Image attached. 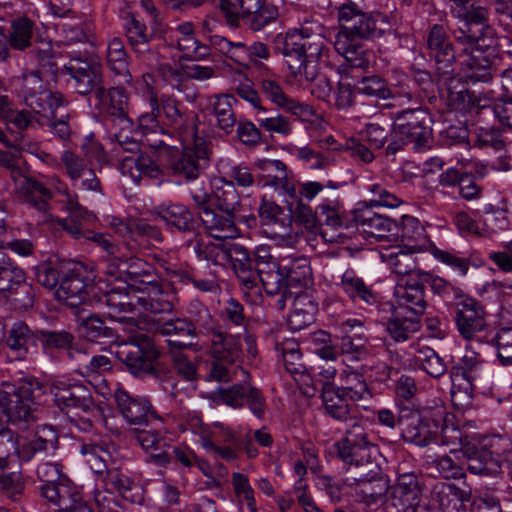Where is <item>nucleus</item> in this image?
<instances>
[{
  "label": "nucleus",
  "instance_id": "1",
  "mask_svg": "<svg viewBox=\"0 0 512 512\" xmlns=\"http://www.w3.org/2000/svg\"><path fill=\"white\" fill-rule=\"evenodd\" d=\"M337 18L340 30L335 37V50L348 66L367 69L371 55L358 40H374L392 34L394 19L380 11L366 13L353 1H346L337 8Z\"/></svg>",
  "mask_w": 512,
  "mask_h": 512
},
{
  "label": "nucleus",
  "instance_id": "2",
  "mask_svg": "<svg viewBox=\"0 0 512 512\" xmlns=\"http://www.w3.org/2000/svg\"><path fill=\"white\" fill-rule=\"evenodd\" d=\"M59 447V437L51 425H39L30 435L19 436L8 427L0 426V485L10 494L21 492L22 482L12 470V456L20 462H29L35 457L54 454Z\"/></svg>",
  "mask_w": 512,
  "mask_h": 512
},
{
  "label": "nucleus",
  "instance_id": "3",
  "mask_svg": "<svg viewBox=\"0 0 512 512\" xmlns=\"http://www.w3.org/2000/svg\"><path fill=\"white\" fill-rule=\"evenodd\" d=\"M337 456L351 472L352 481L362 485L361 492L369 501L376 502L388 490L387 482L381 477V469L375 461L376 447L369 441L362 427L354 426L347 438L333 444Z\"/></svg>",
  "mask_w": 512,
  "mask_h": 512
},
{
  "label": "nucleus",
  "instance_id": "4",
  "mask_svg": "<svg viewBox=\"0 0 512 512\" xmlns=\"http://www.w3.org/2000/svg\"><path fill=\"white\" fill-rule=\"evenodd\" d=\"M47 391L34 376H24L0 389V426L27 430L38 419L37 404Z\"/></svg>",
  "mask_w": 512,
  "mask_h": 512
},
{
  "label": "nucleus",
  "instance_id": "5",
  "mask_svg": "<svg viewBox=\"0 0 512 512\" xmlns=\"http://www.w3.org/2000/svg\"><path fill=\"white\" fill-rule=\"evenodd\" d=\"M324 44L320 34H308L305 28L287 37L282 54L291 75L297 81H311L318 75V60Z\"/></svg>",
  "mask_w": 512,
  "mask_h": 512
},
{
  "label": "nucleus",
  "instance_id": "6",
  "mask_svg": "<svg viewBox=\"0 0 512 512\" xmlns=\"http://www.w3.org/2000/svg\"><path fill=\"white\" fill-rule=\"evenodd\" d=\"M389 135L387 155H396L408 144H412L415 151L421 152L430 146L431 118L425 110L418 108L397 112Z\"/></svg>",
  "mask_w": 512,
  "mask_h": 512
},
{
  "label": "nucleus",
  "instance_id": "7",
  "mask_svg": "<svg viewBox=\"0 0 512 512\" xmlns=\"http://www.w3.org/2000/svg\"><path fill=\"white\" fill-rule=\"evenodd\" d=\"M461 16H453L457 21L452 27V35L464 52L493 51L497 47L495 30L488 24V10L482 6L471 7Z\"/></svg>",
  "mask_w": 512,
  "mask_h": 512
},
{
  "label": "nucleus",
  "instance_id": "8",
  "mask_svg": "<svg viewBox=\"0 0 512 512\" xmlns=\"http://www.w3.org/2000/svg\"><path fill=\"white\" fill-rule=\"evenodd\" d=\"M121 128L114 133V140L120 151L129 153L120 159V170L123 175L129 176L136 184L145 178H158L162 175V168L159 163L141 148L138 139L131 135L130 127L120 124Z\"/></svg>",
  "mask_w": 512,
  "mask_h": 512
},
{
  "label": "nucleus",
  "instance_id": "9",
  "mask_svg": "<svg viewBox=\"0 0 512 512\" xmlns=\"http://www.w3.org/2000/svg\"><path fill=\"white\" fill-rule=\"evenodd\" d=\"M228 4V11L232 14L233 23L229 22V14L223 8H219L226 24L231 28H238L241 21L252 32H261L270 25L276 23L280 17L279 7L266 0H224Z\"/></svg>",
  "mask_w": 512,
  "mask_h": 512
},
{
  "label": "nucleus",
  "instance_id": "10",
  "mask_svg": "<svg viewBox=\"0 0 512 512\" xmlns=\"http://www.w3.org/2000/svg\"><path fill=\"white\" fill-rule=\"evenodd\" d=\"M153 75L145 73L142 76L141 85L144 86L143 97L149 111L140 113L137 117L135 133L144 138L147 146L159 149L163 146H173L166 141L170 134L160 124V106L157 93L153 87Z\"/></svg>",
  "mask_w": 512,
  "mask_h": 512
},
{
  "label": "nucleus",
  "instance_id": "11",
  "mask_svg": "<svg viewBox=\"0 0 512 512\" xmlns=\"http://www.w3.org/2000/svg\"><path fill=\"white\" fill-rule=\"evenodd\" d=\"M159 106L160 114L163 113L166 119V126L161 122L160 124L171 136L166 141L173 145L163 146V148H177L176 141L190 142L195 139L197 117L194 113L189 112L180 101L168 95L161 96Z\"/></svg>",
  "mask_w": 512,
  "mask_h": 512
},
{
  "label": "nucleus",
  "instance_id": "12",
  "mask_svg": "<svg viewBox=\"0 0 512 512\" xmlns=\"http://www.w3.org/2000/svg\"><path fill=\"white\" fill-rule=\"evenodd\" d=\"M63 71L73 81V88L82 96H101L104 82L102 65L94 58L74 56L64 65Z\"/></svg>",
  "mask_w": 512,
  "mask_h": 512
},
{
  "label": "nucleus",
  "instance_id": "13",
  "mask_svg": "<svg viewBox=\"0 0 512 512\" xmlns=\"http://www.w3.org/2000/svg\"><path fill=\"white\" fill-rule=\"evenodd\" d=\"M258 83L265 98L284 112L290 113L300 121H310L316 116L314 108L291 97L285 91L281 79L271 73L267 67H265Z\"/></svg>",
  "mask_w": 512,
  "mask_h": 512
},
{
  "label": "nucleus",
  "instance_id": "14",
  "mask_svg": "<svg viewBox=\"0 0 512 512\" xmlns=\"http://www.w3.org/2000/svg\"><path fill=\"white\" fill-rule=\"evenodd\" d=\"M125 33L129 45L141 62L149 67L158 64V46L161 39L157 32L148 33L145 23L131 16L126 21Z\"/></svg>",
  "mask_w": 512,
  "mask_h": 512
},
{
  "label": "nucleus",
  "instance_id": "15",
  "mask_svg": "<svg viewBox=\"0 0 512 512\" xmlns=\"http://www.w3.org/2000/svg\"><path fill=\"white\" fill-rule=\"evenodd\" d=\"M183 145L181 155L172 163L174 174L187 180H195L209 165L207 146L197 135L190 142H179Z\"/></svg>",
  "mask_w": 512,
  "mask_h": 512
},
{
  "label": "nucleus",
  "instance_id": "16",
  "mask_svg": "<svg viewBox=\"0 0 512 512\" xmlns=\"http://www.w3.org/2000/svg\"><path fill=\"white\" fill-rule=\"evenodd\" d=\"M41 495L57 512H92L67 477L53 485H42Z\"/></svg>",
  "mask_w": 512,
  "mask_h": 512
},
{
  "label": "nucleus",
  "instance_id": "17",
  "mask_svg": "<svg viewBox=\"0 0 512 512\" xmlns=\"http://www.w3.org/2000/svg\"><path fill=\"white\" fill-rule=\"evenodd\" d=\"M217 395L219 400L227 406L238 409L247 403L255 417L259 419L264 417L267 408L266 399L255 386L247 383H236L227 388H219Z\"/></svg>",
  "mask_w": 512,
  "mask_h": 512
},
{
  "label": "nucleus",
  "instance_id": "18",
  "mask_svg": "<svg viewBox=\"0 0 512 512\" xmlns=\"http://www.w3.org/2000/svg\"><path fill=\"white\" fill-rule=\"evenodd\" d=\"M339 328L342 333L338 347L339 354L350 362L364 360L369 354V349L363 322L356 318L347 319L340 323Z\"/></svg>",
  "mask_w": 512,
  "mask_h": 512
},
{
  "label": "nucleus",
  "instance_id": "19",
  "mask_svg": "<svg viewBox=\"0 0 512 512\" xmlns=\"http://www.w3.org/2000/svg\"><path fill=\"white\" fill-rule=\"evenodd\" d=\"M24 101L29 108L57 109L64 106L61 93L52 92L43 83L39 70L24 73L22 76Z\"/></svg>",
  "mask_w": 512,
  "mask_h": 512
},
{
  "label": "nucleus",
  "instance_id": "20",
  "mask_svg": "<svg viewBox=\"0 0 512 512\" xmlns=\"http://www.w3.org/2000/svg\"><path fill=\"white\" fill-rule=\"evenodd\" d=\"M455 322L460 335L470 340L486 328L484 307L466 295L455 305Z\"/></svg>",
  "mask_w": 512,
  "mask_h": 512
},
{
  "label": "nucleus",
  "instance_id": "21",
  "mask_svg": "<svg viewBox=\"0 0 512 512\" xmlns=\"http://www.w3.org/2000/svg\"><path fill=\"white\" fill-rule=\"evenodd\" d=\"M321 390L325 413L336 421L349 424L344 438H347L348 432L354 426H359L364 429L359 420V411L355 406L348 403V397L341 395L340 392L336 390L334 383H325Z\"/></svg>",
  "mask_w": 512,
  "mask_h": 512
},
{
  "label": "nucleus",
  "instance_id": "22",
  "mask_svg": "<svg viewBox=\"0 0 512 512\" xmlns=\"http://www.w3.org/2000/svg\"><path fill=\"white\" fill-rule=\"evenodd\" d=\"M116 356L135 376L156 372L153 359L158 357V353L150 347V341L148 344L121 343L116 351Z\"/></svg>",
  "mask_w": 512,
  "mask_h": 512
},
{
  "label": "nucleus",
  "instance_id": "23",
  "mask_svg": "<svg viewBox=\"0 0 512 512\" xmlns=\"http://www.w3.org/2000/svg\"><path fill=\"white\" fill-rule=\"evenodd\" d=\"M60 166L74 187L86 191H99L100 181L87 161L71 150H65L60 156Z\"/></svg>",
  "mask_w": 512,
  "mask_h": 512
},
{
  "label": "nucleus",
  "instance_id": "24",
  "mask_svg": "<svg viewBox=\"0 0 512 512\" xmlns=\"http://www.w3.org/2000/svg\"><path fill=\"white\" fill-rule=\"evenodd\" d=\"M423 279H399L395 288L397 307L395 311L420 317L425 312L427 302L425 298Z\"/></svg>",
  "mask_w": 512,
  "mask_h": 512
},
{
  "label": "nucleus",
  "instance_id": "25",
  "mask_svg": "<svg viewBox=\"0 0 512 512\" xmlns=\"http://www.w3.org/2000/svg\"><path fill=\"white\" fill-rule=\"evenodd\" d=\"M50 392L61 410L74 408L88 412L94 406L90 389L80 382L56 381L50 387Z\"/></svg>",
  "mask_w": 512,
  "mask_h": 512
},
{
  "label": "nucleus",
  "instance_id": "26",
  "mask_svg": "<svg viewBox=\"0 0 512 512\" xmlns=\"http://www.w3.org/2000/svg\"><path fill=\"white\" fill-rule=\"evenodd\" d=\"M38 342L39 330H33L25 321H14L7 330L5 344L15 360L25 361L35 352Z\"/></svg>",
  "mask_w": 512,
  "mask_h": 512
},
{
  "label": "nucleus",
  "instance_id": "27",
  "mask_svg": "<svg viewBox=\"0 0 512 512\" xmlns=\"http://www.w3.org/2000/svg\"><path fill=\"white\" fill-rule=\"evenodd\" d=\"M426 44L435 60L438 72L442 75L453 72L456 54L452 44L447 41L446 31L442 25L436 24L431 27Z\"/></svg>",
  "mask_w": 512,
  "mask_h": 512
},
{
  "label": "nucleus",
  "instance_id": "28",
  "mask_svg": "<svg viewBox=\"0 0 512 512\" xmlns=\"http://www.w3.org/2000/svg\"><path fill=\"white\" fill-rule=\"evenodd\" d=\"M114 399L120 414L131 425L147 424L149 417L154 415L147 398L132 396L123 388L115 390Z\"/></svg>",
  "mask_w": 512,
  "mask_h": 512
},
{
  "label": "nucleus",
  "instance_id": "29",
  "mask_svg": "<svg viewBox=\"0 0 512 512\" xmlns=\"http://www.w3.org/2000/svg\"><path fill=\"white\" fill-rule=\"evenodd\" d=\"M94 102V107L100 113H107L116 116L119 124H124L127 127L132 125V120L128 117V96L125 91L118 87L102 86L101 96H93L90 98Z\"/></svg>",
  "mask_w": 512,
  "mask_h": 512
},
{
  "label": "nucleus",
  "instance_id": "30",
  "mask_svg": "<svg viewBox=\"0 0 512 512\" xmlns=\"http://www.w3.org/2000/svg\"><path fill=\"white\" fill-rule=\"evenodd\" d=\"M493 51H477L471 49L462 51L458 56L461 70L464 76L471 82L487 83L492 79V62L490 56Z\"/></svg>",
  "mask_w": 512,
  "mask_h": 512
},
{
  "label": "nucleus",
  "instance_id": "31",
  "mask_svg": "<svg viewBox=\"0 0 512 512\" xmlns=\"http://www.w3.org/2000/svg\"><path fill=\"white\" fill-rule=\"evenodd\" d=\"M91 289L81 273L72 270L62 276L55 296L65 305L75 308L88 300Z\"/></svg>",
  "mask_w": 512,
  "mask_h": 512
},
{
  "label": "nucleus",
  "instance_id": "32",
  "mask_svg": "<svg viewBox=\"0 0 512 512\" xmlns=\"http://www.w3.org/2000/svg\"><path fill=\"white\" fill-rule=\"evenodd\" d=\"M200 220L207 233L219 240L236 238L240 234L234 212L222 209H205Z\"/></svg>",
  "mask_w": 512,
  "mask_h": 512
},
{
  "label": "nucleus",
  "instance_id": "33",
  "mask_svg": "<svg viewBox=\"0 0 512 512\" xmlns=\"http://www.w3.org/2000/svg\"><path fill=\"white\" fill-rule=\"evenodd\" d=\"M156 215L172 232H194L198 226V220L192 211L181 203L162 204L157 208Z\"/></svg>",
  "mask_w": 512,
  "mask_h": 512
},
{
  "label": "nucleus",
  "instance_id": "34",
  "mask_svg": "<svg viewBox=\"0 0 512 512\" xmlns=\"http://www.w3.org/2000/svg\"><path fill=\"white\" fill-rule=\"evenodd\" d=\"M469 497L467 491L454 484L438 483L433 488L431 502L440 512H467L465 502Z\"/></svg>",
  "mask_w": 512,
  "mask_h": 512
},
{
  "label": "nucleus",
  "instance_id": "35",
  "mask_svg": "<svg viewBox=\"0 0 512 512\" xmlns=\"http://www.w3.org/2000/svg\"><path fill=\"white\" fill-rule=\"evenodd\" d=\"M414 254L411 249L397 247L382 253V259L387 262L393 273L401 276L400 279H420L425 272L419 269Z\"/></svg>",
  "mask_w": 512,
  "mask_h": 512
},
{
  "label": "nucleus",
  "instance_id": "36",
  "mask_svg": "<svg viewBox=\"0 0 512 512\" xmlns=\"http://www.w3.org/2000/svg\"><path fill=\"white\" fill-rule=\"evenodd\" d=\"M464 454L467 456V469L472 474L492 476L501 472L503 460L498 452L487 448H468Z\"/></svg>",
  "mask_w": 512,
  "mask_h": 512
},
{
  "label": "nucleus",
  "instance_id": "37",
  "mask_svg": "<svg viewBox=\"0 0 512 512\" xmlns=\"http://www.w3.org/2000/svg\"><path fill=\"white\" fill-rule=\"evenodd\" d=\"M339 380L341 386L336 387V390L348 397L350 401L366 403L372 398V393L358 370L347 367L340 373Z\"/></svg>",
  "mask_w": 512,
  "mask_h": 512
},
{
  "label": "nucleus",
  "instance_id": "38",
  "mask_svg": "<svg viewBox=\"0 0 512 512\" xmlns=\"http://www.w3.org/2000/svg\"><path fill=\"white\" fill-rule=\"evenodd\" d=\"M186 322L194 330L195 339L199 335H212L217 331V320L213 317L210 310L199 300H192L185 309Z\"/></svg>",
  "mask_w": 512,
  "mask_h": 512
},
{
  "label": "nucleus",
  "instance_id": "39",
  "mask_svg": "<svg viewBox=\"0 0 512 512\" xmlns=\"http://www.w3.org/2000/svg\"><path fill=\"white\" fill-rule=\"evenodd\" d=\"M211 336L210 357L233 364L240 361L243 354L240 336H233L218 330Z\"/></svg>",
  "mask_w": 512,
  "mask_h": 512
},
{
  "label": "nucleus",
  "instance_id": "40",
  "mask_svg": "<svg viewBox=\"0 0 512 512\" xmlns=\"http://www.w3.org/2000/svg\"><path fill=\"white\" fill-rule=\"evenodd\" d=\"M338 285L354 303L374 305L377 302V296L371 287L352 269L342 274Z\"/></svg>",
  "mask_w": 512,
  "mask_h": 512
},
{
  "label": "nucleus",
  "instance_id": "41",
  "mask_svg": "<svg viewBox=\"0 0 512 512\" xmlns=\"http://www.w3.org/2000/svg\"><path fill=\"white\" fill-rule=\"evenodd\" d=\"M400 237L405 248L412 253H419L425 249L430 250V245L424 226L412 216H403L401 219Z\"/></svg>",
  "mask_w": 512,
  "mask_h": 512
},
{
  "label": "nucleus",
  "instance_id": "42",
  "mask_svg": "<svg viewBox=\"0 0 512 512\" xmlns=\"http://www.w3.org/2000/svg\"><path fill=\"white\" fill-rule=\"evenodd\" d=\"M69 358L77 363L76 372L84 377L101 375L112 367L111 360L105 355H92L82 347L71 349Z\"/></svg>",
  "mask_w": 512,
  "mask_h": 512
},
{
  "label": "nucleus",
  "instance_id": "43",
  "mask_svg": "<svg viewBox=\"0 0 512 512\" xmlns=\"http://www.w3.org/2000/svg\"><path fill=\"white\" fill-rule=\"evenodd\" d=\"M354 221L365 235L377 240L384 238L394 224L389 217L377 214L370 209L356 211Z\"/></svg>",
  "mask_w": 512,
  "mask_h": 512
},
{
  "label": "nucleus",
  "instance_id": "44",
  "mask_svg": "<svg viewBox=\"0 0 512 512\" xmlns=\"http://www.w3.org/2000/svg\"><path fill=\"white\" fill-rule=\"evenodd\" d=\"M282 270L288 287H307L311 283L312 271L305 257H282Z\"/></svg>",
  "mask_w": 512,
  "mask_h": 512
},
{
  "label": "nucleus",
  "instance_id": "45",
  "mask_svg": "<svg viewBox=\"0 0 512 512\" xmlns=\"http://www.w3.org/2000/svg\"><path fill=\"white\" fill-rule=\"evenodd\" d=\"M126 273L130 278L132 287L138 291H158V278L154 273L153 266L147 262L139 258L129 259L127 262Z\"/></svg>",
  "mask_w": 512,
  "mask_h": 512
},
{
  "label": "nucleus",
  "instance_id": "46",
  "mask_svg": "<svg viewBox=\"0 0 512 512\" xmlns=\"http://www.w3.org/2000/svg\"><path fill=\"white\" fill-rule=\"evenodd\" d=\"M393 499L402 507L421 498L419 476L415 472L398 469V477L392 491Z\"/></svg>",
  "mask_w": 512,
  "mask_h": 512
},
{
  "label": "nucleus",
  "instance_id": "47",
  "mask_svg": "<svg viewBox=\"0 0 512 512\" xmlns=\"http://www.w3.org/2000/svg\"><path fill=\"white\" fill-rule=\"evenodd\" d=\"M53 117H56V109L30 108L12 111L8 115V122L19 130H25L45 126Z\"/></svg>",
  "mask_w": 512,
  "mask_h": 512
},
{
  "label": "nucleus",
  "instance_id": "48",
  "mask_svg": "<svg viewBox=\"0 0 512 512\" xmlns=\"http://www.w3.org/2000/svg\"><path fill=\"white\" fill-rule=\"evenodd\" d=\"M135 438L141 447L151 455L160 465H166L171 461L170 445L164 438L153 431L138 430Z\"/></svg>",
  "mask_w": 512,
  "mask_h": 512
},
{
  "label": "nucleus",
  "instance_id": "49",
  "mask_svg": "<svg viewBox=\"0 0 512 512\" xmlns=\"http://www.w3.org/2000/svg\"><path fill=\"white\" fill-rule=\"evenodd\" d=\"M465 372L462 368H451V401L458 410H465L473 403V381L469 378H460Z\"/></svg>",
  "mask_w": 512,
  "mask_h": 512
},
{
  "label": "nucleus",
  "instance_id": "50",
  "mask_svg": "<svg viewBox=\"0 0 512 512\" xmlns=\"http://www.w3.org/2000/svg\"><path fill=\"white\" fill-rule=\"evenodd\" d=\"M158 291L142 290V295L136 296V305L142 312L152 314L155 317H162L163 314L171 313L173 310L172 303L165 298L160 283H158Z\"/></svg>",
  "mask_w": 512,
  "mask_h": 512
},
{
  "label": "nucleus",
  "instance_id": "51",
  "mask_svg": "<svg viewBox=\"0 0 512 512\" xmlns=\"http://www.w3.org/2000/svg\"><path fill=\"white\" fill-rule=\"evenodd\" d=\"M106 59L108 67L113 73L122 77L125 83L131 81L132 77L129 71L128 55L122 40L115 37L109 41Z\"/></svg>",
  "mask_w": 512,
  "mask_h": 512
},
{
  "label": "nucleus",
  "instance_id": "52",
  "mask_svg": "<svg viewBox=\"0 0 512 512\" xmlns=\"http://www.w3.org/2000/svg\"><path fill=\"white\" fill-rule=\"evenodd\" d=\"M233 102H235V98L233 95L229 94L216 95L212 102L217 127L226 135L233 132L237 123V118L232 107Z\"/></svg>",
  "mask_w": 512,
  "mask_h": 512
},
{
  "label": "nucleus",
  "instance_id": "53",
  "mask_svg": "<svg viewBox=\"0 0 512 512\" xmlns=\"http://www.w3.org/2000/svg\"><path fill=\"white\" fill-rule=\"evenodd\" d=\"M54 186L56 191L64 197L62 201L65 203V207L69 211L72 220L78 223L82 222L85 227L95 221V215L82 207L78 203L77 195L71 193L67 185L57 177L54 179Z\"/></svg>",
  "mask_w": 512,
  "mask_h": 512
},
{
  "label": "nucleus",
  "instance_id": "54",
  "mask_svg": "<svg viewBox=\"0 0 512 512\" xmlns=\"http://www.w3.org/2000/svg\"><path fill=\"white\" fill-rule=\"evenodd\" d=\"M150 330L160 334L163 337L171 336H189L194 340V330L184 318L175 317L165 319L164 317L152 318L150 320Z\"/></svg>",
  "mask_w": 512,
  "mask_h": 512
},
{
  "label": "nucleus",
  "instance_id": "55",
  "mask_svg": "<svg viewBox=\"0 0 512 512\" xmlns=\"http://www.w3.org/2000/svg\"><path fill=\"white\" fill-rule=\"evenodd\" d=\"M226 245L227 242H203L197 235L187 241V246L193 250L199 259L209 261L215 265L226 264Z\"/></svg>",
  "mask_w": 512,
  "mask_h": 512
},
{
  "label": "nucleus",
  "instance_id": "56",
  "mask_svg": "<svg viewBox=\"0 0 512 512\" xmlns=\"http://www.w3.org/2000/svg\"><path fill=\"white\" fill-rule=\"evenodd\" d=\"M258 214L263 226L270 229L274 236H284L288 234L289 227L281 220L283 209L273 201L263 199Z\"/></svg>",
  "mask_w": 512,
  "mask_h": 512
},
{
  "label": "nucleus",
  "instance_id": "57",
  "mask_svg": "<svg viewBox=\"0 0 512 512\" xmlns=\"http://www.w3.org/2000/svg\"><path fill=\"white\" fill-rule=\"evenodd\" d=\"M422 279L424 283H427L430 286L434 294L441 297L448 304L455 306L456 303L462 299V297L467 295L460 287L456 286L443 277L431 275L425 272Z\"/></svg>",
  "mask_w": 512,
  "mask_h": 512
},
{
  "label": "nucleus",
  "instance_id": "58",
  "mask_svg": "<svg viewBox=\"0 0 512 512\" xmlns=\"http://www.w3.org/2000/svg\"><path fill=\"white\" fill-rule=\"evenodd\" d=\"M420 329L418 317L395 311V316L387 322L386 330L397 342L408 340L411 335Z\"/></svg>",
  "mask_w": 512,
  "mask_h": 512
},
{
  "label": "nucleus",
  "instance_id": "59",
  "mask_svg": "<svg viewBox=\"0 0 512 512\" xmlns=\"http://www.w3.org/2000/svg\"><path fill=\"white\" fill-rule=\"evenodd\" d=\"M99 301L108 308L106 314L110 319L118 318L122 313L131 312L136 306V302L132 303L129 294L120 287H114L106 291Z\"/></svg>",
  "mask_w": 512,
  "mask_h": 512
},
{
  "label": "nucleus",
  "instance_id": "60",
  "mask_svg": "<svg viewBox=\"0 0 512 512\" xmlns=\"http://www.w3.org/2000/svg\"><path fill=\"white\" fill-rule=\"evenodd\" d=\"M33 36L34 22L27 17H20L12 21L7 38L11 48L24 50L31 45Z\"/></svg>",
  "mask_w": 512,
  "mask_h": 512
},
{
  "label": "nucleus",
  "instance_id": "61",
  "mask_svg": "<svg viewBox=\"0 0 512 512\" xmlns=\"http://www.w3.org/2000/svg\"><path fill=\"white\" fill-rule=\"evenodd\" d=\"M402 437L408 443L423 447L431 442L433 434L428 423L423 421L416 413L412 415L409 423L403 429Z\"/></svg>",
  "mask_w": 512,
  "mask_h": 512
},
{
  "label": "nucleus",
  "instance_id": "62",
  "mask_svg": "<svg viewBox=\"0 0 512 512\" xmlns=\"http://www.w3.org/2000/svg\"><path fill=\"white\" fill-rule=\"evenodd\" d=\"M213 204L217 209L235 212L240 203L238 192L232 181H221L212 191Z\"/></svg>",
  "mask_w": 512,
  "mask_h": 512
},
{
  "label": "nucleus",
  "instance_id": "63",
  "mask_svg": "<svg viewBox=\"0 0 512 512\" xmlns=\"http://www.w3.org/2000/svg\"><path fill=\"white\" fill-rule=\"evenodd\" d=\"M318 222L337 228L342 226V205L337 196L323 198L317 206Z\"/></svg>",
  "mask_w": 512,
  "mask_h": 512
},
{
  "label": "nucleus",
  "instance_id": "64",
  "mask_svg": "<svg viewBox=\"0 0 512 512\" xmlns=\"http://www.w3.org/2000/svg\"><path fill=\"white\" fill-rule=\"evenodd\" d=\"M23 279H25V272L14 265L0 247V290L12 291V288L17 283H21Z\"/></svg>",
  "mask_w": 512,
  "mask_h": 512
}]
</instances>
